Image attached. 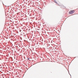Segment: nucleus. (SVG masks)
I'll list each match as a JSON object with an SVG mask.
<instances>
[{"mask_svg":"<svg viewBox=\"0 0 78 78\" xmlns=\"http://www.w3.org/2000/svg\"><path fill=\"white\" fill-rule=\"evenodd\" d=\"M75 12V11L73 10H71L69 12V13L70 14H72L73 13H74Z\"/></svg>","mask_w":78,"mask_h":78,"instance_id":"obj_1","label":"nucleus"}]
</instances>
